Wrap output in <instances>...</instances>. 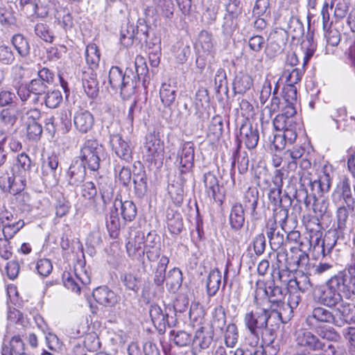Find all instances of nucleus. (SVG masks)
<instances>
[{
  "label": "nucleus",
  "instance_id": "obj_55",
  "mask_svg": "<svg viewBox=\"0 0 355 355\" xmlns=\"http://www.w3.org/2000/svg\"><path fill=\"white\" fill-rule=\"evenodd\" d=\"M328 201L322 198H314L312 204V209L315 216L319 218H322L327 212L328 209Z\"/></svg>",
  "mask_w": 355,
  "mask_h": 355
},
{
  "label": "nucleus",
  "instance_id": "obj_43",
  "mask_svg": "<svg viewBox=\"0 0 355 355\" xmlns=\"http://www.w3.org/2000/svg\"><path fill=\"white\" fill-rule=\"evenodd\" d=\"M24 343L19 336H14L10 342V347L3 346L1 355H15L24 352Z\"/></svg>",
  "mask_w": 355,
  "mask_h": 355
},
{
  "label": "nucleus",
  "instance_id": "obj_29",
  "mask_svg": "<svg viewBox=\"0 0 355 355\" xmlns=\"http://www.w3.org/2000/svg\"><path fill=\"white\" fill-rule=\"evenodd\" d=\"M280 104V98L276 95H272L270 104L266 105L261 111L260 121L262 125L270 121L273 114L279 110Z\"/></svg>",
  "mask_w": 355,
  "mask_h": 355
},
{
  "label": "nucleus",
  "instance_id": "obj_33",
  "mask_svg": "<svg viewBox=\"0 0 355 355\" xmlns=\"http://www.w3.org/2000/svg\"><path fill=\"white\" fill-rule=\"evenodd\" d=\"M203 181L206 192L209 196L216 200L218 193L220 191V186L216 176L212 173L208 172L204 175Z\"/></svg>",
  "mask_w": 355,
  "mask_h": 355
},
{
  "label": "nucleus",
  "instance_id": "obj_30",
  "mask_svg": "<svg viewBox=\"0 0 355 355\" xmlns=\"http://www.w3.org/2000/svg\"><path fill=\"white\" fill-rule=\"evenodd\" d=\"M221 272L218 269L211 270L207 279L206 286L207 294L214 296L216 294L221 284Z\"/></svg>",
  "mask_w": 355,
  "mask_h": 355
},
{
  "label": "nucleus",
  "instance_id": "obj_34",
  "mask_svg": "<svg viewBox=\"0 0 355 355\" xmlns=\"http://www.w3.org/2000/svg\"><path fill=\"white\" fill-rule=\"evenodd\" d=\"M100 57L101 55L98 46L93 43L89 44L85 50V60L92 71L98 67L100 62Z\"/></svg>",
  "mask_w": 355,
  "mask_h": 355
},
{
  "label": "nucleus",
  "instance_id": "obj_53",
  "mask_svg": "<svg viewBox=\"0 0 355 355\" xmlns=\"http://www.w3.org/2000/svg\"><path fill=\"white\" fill-rule=\"evenodd\" d=\"M238 337V329L236 324L233 323L228 324L225 333L226 345L229 347H233L237 342Z\"/></svg>",
  "mask_w": 355,
  "mask_h": 355
},
{
  "label": "nucleus",
  "instance_id": "obj_57",
  "mask_svg": "<svg viewBox=\"0 0 355 355\" xmlns=\"http://www.w3.org/2000/svg\"><path fill=\"white\" fill-rule=\"evenodd\" d=\"M121 281L127 289L137 292L139 290V279L132 273H125L121 276Z\"/></svg>",
  "mask_w": 355,
  "mask_h": 355
},
{
  "label": "nucleus",
  "instance_id": "obj_15",
  "mask_svg": "<svg viewBox=\"0 0 355 355\" xmlns=\"http://www.w3.org/2000/svg\"><path fill=\"white\" fill-rule=\"evenodd\" d=\"M147 258L150 261L157 260L161 254L160 237L155 232H149L144 241Z\"/></svg>",
  "mask_w": 355,
  "mask_h": 355
},
{
  "label": "nucleus",
  "instance_id": "obj_18",
  "mask_svg": "<svg viewBox=\"0 0 355 355\" xmlns=\"http://www.w3.org/2000/svg\"><path fill=\"white\" fill-rule=\"evenodd\" d=\"M94 123V118L90 112L81 110L74 114L73 124L79 132H88L92 129Z\"/></svg>",
  "mask_w": 355,
  "mask_h": 355
},
{
  "label": "nucleus",
  "instance_id": "obj_63",
  "mask_svg": "<svg viewBox=\"0 0 355 355\" xmlns=\"http://www.w3.org/2000/svg\"><path fill=\"white\" fill-rule=\"evenodd\" d=\"M253 250L256 255H261L266 249V243L263 234H257L252 241Z\"/></svg>",
  "mask_w": 355,
  "mask_h": 355
},
{
  "label": "nucleus",
  "instance_id": "obj_12",
  "mask_svg": "<svg viewBox=\"0 0 355 355\" xmlns=\"http://www.w3.org/2000/svg\"><path fill=\"white\" fill-rule=\"evenodd\" d=\"M112 150L122 161L130 163L132 161V150L129 142L125 141L119 134H112L110 137Z\"/></svg>",
  "mask_w": 355,
  "mask_h": 355
},
{
  "label": "nucleus",
  "instance_id": "obj_58",
  "mask_svg": "<svg viewBox=\"0 0 355 355\" xmlns=\"http://www.w3.org/2000/svg\"><path fill=\"white\" fill-rule=\"evenodd\" d=\"M296 125L294 119L286 118L284 115L278 114L273 121V126L276 130H284L288 126Z\"/></svg>",
  "mask_w": 355,
  "mask_h": 355
},
{
  "label": "nucleus",
  "instance_id": "obj_36",
  "mask_svg": "<svg viewBox=\"0 0 355 355\" xmlns=\"http://www.w3.org/2000/svg\"><path fill=\"white\" fill-rule=\"evenodd\" d=\"M288 286L289 289H297L300 292H305L311 287V283L307 275L301 273L294 279H291Z\"/></svg>",
  "mask_w": 355,
  "mask_h": 355
},
{
  "label": "nucleus",
  "instance_id": "obj_24",
  "mask_svg": "<svg viewBox=\"0 0 355 355\" xmlns=\"http://www.w3.org/2000/svg\"><path fill=\"white\" fill-rule=\"evenodd\" d=\"M177 86L174 83L168 80V83H162L159 89V97L165 107H171L176 98Z\"/></svg>",
  "mask_w": 355,
  "mask_h": 355
},
{
  "label": "nucleus",
  "instance_id": "obj_9",
  "mask_svg": "<svg viewBox=\"0 0 355 355\" xmlns=\"http://www.w3.org/2000/svg\"><path fill=\"white\" fill-rule=\"evenodd\" d=\"M335 322L336 316L333 313L320 306L314 307L305 318V324L309 329H317L322 323L335 324Z\"/></svg>",
  "mask_w": 355,
  "mask_h": 355
},
{
  "label": "nucleus",
  "instance_id": "obj_40",
  "mask_svg": "<svg viewBox=\"0 0 355 355\" xmlns=\"http://www.w3.org/2000/svg\"><path fill=\"white\" fill-rule=\"evenodd\" d=\"M133 183L136 195L141 198L144 196L147 191V179L146 172L144 170L133 175Z\"/></svg>",
  "mask_w": 355,
  "mask_h": 355
},
{
  "label": "nucleus",
  "instance_id": "obj_22",
  "mask_svg": "<svg viewBox=\"0 0 355 355\" xmlns=\"http://www.w3.org/2000/svg\"><path fill=\"white\" fill-rule=\"evenodd\" d=\"M241 139L249 149L255 148L259 141V133L256 128L249 123L243 124L240 128Z\"/></svg>",
  "mask_w": 355,
  "mask_h": 355
},
{
  "label": "nucleus",
  "instance_id": "obj_49",
  "mask_svg": "<svg viewBox=\"0 0 355 355\" xmlns=\"http://www.w3.org/2000/svg\"><path fill=\"white\" fill-rule=\"evenodd\" d=\"M226 322L225 309L222 305L217 306L213 312L211 325L216 329L222 330Z\"/></svg>",
  "mask_w": 355,
  "mask_h": 355
},
{
  "label": "nucleus",
  "instance_id": "obj_37",
  "mask_svg": "<svg viewBox=\"0 0 355 355\" xmlns=\"http://www.w3.org/2000/svg\"><path fill=\"white\" fill-rule=\"evenodd\" d=\"M149 314L155 327L159 331H164V315L161 307L157 304H152L150 307Z\"/></svg>",
  "mask_w": 355,
  "mask_h": 355
},
{
  "label": "nucleus",
  "instance_id": "obj_16",
  "mask_svg": "<svg viewBox=\"0 0 355 355\" xmlns=\"http://www.w3.org/2000/svg\"><path fill=\"white\" fill-rule=\"evenodd\" d=\"M336 315L339 317L336 318L335 325L342 327L345 324L355 322V305L345 302L343 301L336 307Z\"/></svg>",
  "mask_w": 355,
  "mask_h": 355
},
{
  "label": "nucleus",
  "instance_id": "obj_8",
  "mask_svg": "<svg viewBox=\"0 0 355 355\" xmlns=\"http://www.w3.org/2000/svg\"><path fill=\"white\" fill-rule=\"evenodd\" d=\"M144 148L148 162L153 163L162 159L164 153V142L155 132L146 135Z\"/></svg>",
  "mask_w": 355,
  "mask_h": 355
},
{
  "label": "nucleus",
  "instance_id": "obj_35",
  "mask_svg": "<svg viewBox=\"0 0 355 355\" xmlns=\"http://www.w3.org/2000/svg\"><path fill=\"white\" fill-rule=\"evenodd\" d=\"M169 263V259L166 256H162L157 263V268L154 271L153 282L157 286H162L166 282V270Z\"/></svg>",
  "mask_w": 355,
  "mask_h": 355
},
{
  "label": "nucleus",
  "instance_id": "obj_56",
  "mask_svg": "<svg viewBox=\"0 0 355 355\" xmlns=\"http://www.w3.org/2000/svg\"><path fill=\"white\" fill-rule=\"evenodd\" d=\"M303 75V71L300 69L295 68L291 71L286 69L284 72V76L286 78V85L295 86V84L301 80Z\"/></svg>",
  "mask_w": 355,
  "mask_h": 355
},
{
  "label": "nucleus",
  "instance_id": "obj_2",
  "mask_svg": "<svg viewBox=\"0 0 355 355\" xmlns=\"http://www.w3.org/2000/svg\"><path fill=\"white\" fill-rule=\"evenodd\" d=\"M271 317H274V314L266 309H257L245 315V325L252 336L251 345H258L259 337L263 336V331L266 330L268 322Z\"/></svg>",
  "mask_w": 355,
  "mask_h": 355
},
{
  "label": "nucleus",
  "instance_id": "obj_19",
  "mask_svg": "<svg viewBox=\"0 0 355 355\" xmlns=\"http://www.w3.org/2000/svg\"><path fill=\"white\" fill-rule=\"evenodd\" d=\"M86 175L85 166L76 160L69 166L67 177L69 184L73 187L79 186L85 180Z\"/></svg>",
  "mask_w": 355,
  "mask_h": 355
},
{
  "label": "nucleus",
  "instance_id": "obj_39",
  "mask_svg": "<svg viewBox=\"0 0 355 355\" xmlns=\"http://www.w3.org/2000/svg\"><path fill=\"white\" fill-rule=\"evenodd\" d=\"M182 282V274L179 268H173L168 271L166 277V284L171 291H177L180 287Z\"/></svg>",
  "mask_w": 355,
  "mask_h": 355
},
{
  "label": "nucleus",
  "instance_id": "obj_44",
  "mask_svg": "<svg viewBox=\"0 0 355 355\" xmlns=\"http://www.w3.org/2000/svg\"><path fill=\"white\" fill-rule=\"evenodd\" d=\"M55 18L65 31L72 28L73 24V18L67 10L64 8L57 10L55 13Z\"/></svg>",
  "mask_w": 355,
  "mask_h": 355
},
{
  "label": "nucleus",
  "instance_id": "obj_26",
  "mask_svg": "<svg viewBox=\"0 0 355 355\" xmlns=\"http://www.w3.org/2000/svg\"><path fill=\"white\" fill-rule=\"evenodd\" d=\"M83 87L88 97L94 98L98 94V84L96 75L91 71H85L82 77Z\"/></svg>",
  "mask_w": 355,
  "mask_h": 355
},
{
  "label": "nucleus",
  "instance_id": "obj_13",
  "mask_svg": "<svg viewBox=\"0 0 355 355\" xmlns=\"http://www.w3.org/2000/svg\"><path fill=\"white\" fill-rule=\"evenodd\" d=\"M195 146L192 142H184L178 155L177 162H179L180 171L186 173L192 168L194 161Z\"/></svg>",
  "mask_w": 355,
  "mask_h": 355
},
{
  "label": "nucleus",
  "instance_id": "obj_54",
  "mask_svg": "<svg viewBox=\"0 0 355 355\" xmlns=\"http://www.w3.org/2000/svg\"><path fill=\"white\" fill-rule=\"evenodd\" d=\"M144 234L141 232H137L135 240L130 239L126 243V250L129 256H134L136 252L141 248V244L144 239Z\"/></svg>",
  "mask_w": 355,
  "mask_h": 355
},
{
  "label": "nucleus",
  "instance_id": "obj_38",
  "mask_svg": "<svg viewBox=\"0 0 355 355\" xmlns=\"http://www.w3.org/2000/svg\"><path fill=\"white\" fill-rule=\"evenodd\" d=\"M12 44L18 54L25 58L30 53V45L26 38L21 34H15L12 36L11 40Z\"/></svg>",
  "mask_w": 355,
  "mask_h": 355
},
{
  "label": "nucleus",
  "instance_id": "obj_3",
  "mask_svg": "<svg viewBox=\"0 0 355 355\" xmlns=\"http://www.w3.org/2000/svg\"><path fill=\"white\" fill-rule=\"evenodd\" d=\"M296 345L307 350L320 352V355H334L336 347L331 343H325L309 329L301 328L295 332Z\"/></svg>",
  "mask_w": 355,
  "mask_h": 355
},
{
  "label": "nucleus",
  "instance_id": "obj_14",
  "mask_svg": "<svg viewBox=\"0 0 355 355\" xmlns=\"http://www.w3.org/2000/svg\"><path fill=\"white\" fill-rule=\"evenodd\" d=\"M322 232L320 230H316L315 232L310 235L309 237V243L311 246H313L314 248L316 247H320L322 248V252L324 255L330 252L331 249L334 248L336 243V238L335 234H329L325 235L324 238L322 241V244L320 245V243L321 241L322 238Z\"/></svg>",
  "mask_w": 355,
  "mask_h": 355
},
{
  "label": "nucleus",
  "instance_id": "obj_25",
  "mask_svg": "<svg viewBox=\"0 0 355 355\" xmlns=\"http://www.w3.org/2000/svg\"><path fill=\"white\" fill-rule=\"evenodd\" d=\"M307 180L312 191L313 198H316V195L322 196L324 193L327 192L330 188L331 180L328 174L323 173L317 180H311L309 178H307Z\"/></svg>",
  "mask_w": 355,
  "mask_h": 355
},
{
  "label": "nucleus",
  "instance_id": "obj_23",
  "mask_svg": "<svg viewBox=\"0 0 355 355\" xmlns=\"http://www.w3.org/2000/svg\"><path fill=\"white\" fill-rule=\"evenodd\" d=\"M340 291L346 299H352L355 296V278L346 277L343 273L334 275Z\"/></svg>",
  "mask_w": 355,
  "mask_h": 355
},
{
  "label": "nucleus",
  "instance_id": "obj_61",
  "mask_svg": "<svg viewBox=\"0 0 355 355\" xmlns=\"http://www.w3.org/2000/svg\"><path fill=\"white\" fill-rule=\"evenodd\" d=\"M114 171L116 173H118V178L124 186H127L130 183L131 171L128 167L121 166L119 164H116L114 166Z\"/></svg>",
  "mask_w": 355,
  "mask_h": 355
},
{
  "label": "nucleus",
  "instance_id": "obj_27",
  "mask_svg": "<svg viewBox=\"0 0 355 355\" xmlns=\"http://www.w3.org/2000/svg\"><path fill=\"white\" fill-rule=\"evenodd\" d=\"M253 85V79L248 73L239 72L233 82V89L236 93L244 94Z\"/></svg>",
  "mask_w": 355,
  "mask_h": 355
},
{
  "label": "nucleus",
  "instance_id": "obj_11",
  "mask_svg": "<svg viewBox=\"0 0 355 355\" xmlns=\"http://www.w3.org/2000/svg\"><path fill=\"white\" fill-rule=\"evenodd\" d=\"M291 252L293 254L290 259L287 257V252L286 250H282L277 252V261L279 264L284 259L286 262V266L293 268L294 269L305 267L309 261V255L302 249L297 248H292Z\"/></svg>",
  "mask_w": 355,
  "mask_h": 355
},
{
  "label": "nucleus",
  "instance_id": "obj_4",
  "mask_svg": "<svg viewBox=\"0 0 355 355\" xmlns=\"http://www.w3.org/2000/svg\"><path fill=\"white\" fill-rule=\"evenodd\" d=\"M343 297L334 276L327 281L324 287L316 288L313 293L315 302L329 308L337 307L343 302Z\"/></svg>",
  "mask_w": 355,
  "mask_h": 355
},
{
  "label": "nucleus",
  "instance_id": "obj_6",
  "mask_svg": "<svg viewBox=\"0 0 355 355\" xmlns=\"http://www.w3.org/2000/svg\"><path fill=\"white\" fill-rule=\"evenodd\" d=\"M332 202L335 205H347L355 214V197H353L350 182L345 178L340 181L331 194Z\"/></svg>",
  "mask_w": 355,
  "mask_h": 355
},
{
  "label": "nucleus",
  "instance_id": "obj_1",
  "mask_svg": "<svg viewBox=\"0 0 355 355\" xmlns=\"http://www.w3.org/2000/svg\"><path fill=\"white\" fill-rule=\"evenodd\" d=\"M109 83L113 89L120 91L123 98H128L135 94L137 80L132 70L123 72L118 67H112L109 72Z\"/></svg>",
  "mask_w": 355,
  "mask_h": 355
},
{
  "label": "nucleus",
  "instance_id": "obj_21",
  "mask_svg": "<svg viewBox=\"0 0 355 355\" xmlns=\"http://www.w3.org/2000/svg\"><path fill=\"white\" fill-rule=\"evenodd\" d=\"M94 300L105 306H112L118 301L116 295L107 286H100L94 290L92 293Z\"/></svg>",
  "mask_w": 355,
  "mask_h": 355
},
{
  "label": "nucleus",
  "instance_id": "obj_10",
  "mask_svg": "<svg viewBox=\"0 0 355 355\" xmlns=\"http://www.w3.org/2000/svg\"><path fill=\"white\" fill-rule=\"evenodd\" d=\"M100 193L101 196L98 197L97 196V189L92 182H85L81 188L82 197L87 200L96 211H103L109 200L105 198L104 193L101 191Z\"/></svg>",
  "mask_w": 355,
  "mask_h": 355
},
{
  "label": "nucleus",
  "instance_id": "obj_62",
  "mask_svg": "<svg viewBox=\"0 0 355 355\" xmlns=\"http://www.w3.org/2000/svg\"><path fill=\"white\" fill-rule=\"evenodd\" d=\"M0 120L3 124L12 126L17 121L14 110L11 108L3 109L0 112Z\"/></svg>",
  "mask_w": 355,
  "mask_h": 355
},
{
  "label": "nucleus",
  "instance_id": "obj_52",
  "mask_svg": "<svg viewBox=\"0 0 355 355\" xmlns=\"http://www.w3.org/2000/svg\"><path fill=\"white\" fill-rule=\"evenodd\" d=\"M35 33L37 36L46 42L51 43L53 41V32L46 24H37L35 26Z\"/></svg>",
  "mask_w": 355,
  "mask_h": 355
},
{
  "label": "nucleus",
  "instance_id": "obj_42",
  "mask_svg": "<svg viewBox=\"0 0 355 355\" xmlns=\"http://www.w3.org/2000/svg\"><path fill=\"white\" fill-rule=\"evenodd\" d=\"M28 85L32 94L35 96L33 100L34 104L37 103L40 96L44 95L49 89V86L46 85L45 83L37 78L31 80Z\"/></svg>",
  "mask_w": 355,
  "mask_h": 355
},
{
  "label": "nucleus",
  "instance_id": "obj_7",
  "mask_svg": "<svg viewBox=\"0 0 355 355\" xmlns=\"http://www.w3.org/2000/svg\"><path fill=\"white\" fill-rule=\"evenodd\" d=\"M263 292L271 303L269 310L272 312V314H274L275 318L281 319V309L284 306V300L286 290L275 285L274 283H270L268 286L265 287Z\"/></svg>",
  "mask_w": 355,
  "mask_h": 355
},
{
  "label": "nucleus",
  "instance_id": "obj_20",
  "mask_svg": "<svg viewBox=\"0 0 355 355\" xmlns=\"http://www.w3.org/2000/svg\"><path fill=\"white\" fill-rule=\"evenodd\" d=\"M58 166V158L52 155L43 161L42 165V173L45 181L49 183L56 184V169Z\"/></svg>",
  "mask_w": 355,
  "mask_h": 355
},
{
  "label": "nucleus",
  "instance_id": "obj_31",
  "mask_svg": "<svg viewBox=\"0 0 355 355\" xmlns=\"http://www.w3.org/2000/svg\"><path fill=\"white\" fill-rule=\"evenodd\" d=\"M215 41L211 33L207 31H202L198 37L196 46L198 49L206 53L214 52L215 47Z\"/></svg>",
  "mask_w": 355,
  "mask_h": 355
},
{
  "label": "nucleus",
  "instance_id": "obj_32",
  "mask_svg": "<svg viewBox=\"0 0 355 355\" xmlns=\"http://www.w3.org/2000/svg\"><path fill=\"white\" fill-rule=\"evenodd\" d=\"M284 35L275 32L270 36V42L266 47V53L268 56L273 57L282 51V46L284 44Z\"/></svg>",
  "mask_w": 355,
  "mask_h": 355
},
{
  "label": "nucleus",
  "instance_id": "obj_50",
  "mask_svg": "<svg viewBox=\"0 0 355 355\" xmlns=\"http://www.w3.org/2000/svg\"><path fill=\"white\" fill-rule=\"evenodd\" d=\"M338 206L336 211L337 227L340 231L346 228L347 221L349 217L350 208L347 205H336Z\"/></svg>",
  "mask_w": 355,
  "mask_h": 355
},
{
  "label": "nucleus",
  "instance_id": "obj_51",
  "mask_svg": "<svg viewBox=\"0 0 355 355\" xmlns=\"http://www.w3.org/2000/svg\"><path fill=\"white\" fill-rule=\"evenodd\" d=\"M204 329L205 328L201 327L196 331L193 338V343L203 349L208 348L212 342L211 336L205 334Z\"/></svg>",
  "mask_w": 355,
  "mask_h": 355
},
{
  "label": "nucleus",
  "instance_id": "obj_64",
  "mask_svg": "<svg viewBox=\"0 0 355 355\" xmlns=\"http://www.w3.org/2000/svg\"><path fill=\"white\" fill-rule=\"evenodd\" d=\"M16 166L19 168L20 173L29 171L31 168V160L30 157L24 153L18 155Z\"/></svg>",
  "mask_w": 355,
  "mask_h": 355
},
{
  "label": "nucleus",
  "instance_id": "obj_17",
  "mask_svg": "<svg viewBox=\"0 0 355 355\" xmlns=\"http://www.w3.org/2000/svg\"><path fill=\"white\" fill-rule=\"evenodd\" d=\"M25 185L23 180H20L19 183L15 180L14 173L4 171L0 174V187L4 192L10 194L17 193L24 189Z\"/></svg>",
  "mask_w": 355,
  "mask_h": 355
},
{
  "label": "nucleus",
  "instance_id": "obj_5",
  "mask_svg": "<svg viewBox=\"0 0 355 355\" xmlns=\"http://www.w3.org/2000/svg\"><path fill=\"white\" fill-rule=\"evenodd\" d=\"M103 147L96 140L88 139L80 148L79 157L81 163L87 165L91 171H97L100 167Z\"/></svg>",
  "mask_w": 355,
  "mask_h": 355
},
{
  "label": "nucleus",
  "instance_id": "obj_46",
  "mask_svg": "<svg viewBox=\"0 0 355 355\" xmlns=\"http://www.w3.org/2000/svg\"><path fill=\"white\" fill-rule=\"evenodd\" d=\"M24 225V222L21 220L18 221H6L1 227L2 232L5 239H12L14 235L19 231Z\"/></svg>",
  "mask_w": 355,
  "mask_h": 355
},
{
  "label": "nucleus",
  "instance_id": "obj_47",
  "mask_svg": "<svg viewBox=\"0 0 355 355\" xmlns=\"http://www.w3.org/2000/svg\"><path fill=\"white\" fill-rule=\"evenodd\" d=\"M121 203V214L123 218L126 221H132L135 219L137 209L135 203L131 200H125L120 202Z\"/></svg>",
  "mask_w": 355,
  "mask_h": 355
},
{
  "label": "nucleus",
  "instance_id": "obj_41",
  "mask_svg": "<svg viewBox=\"0 0 355 355\" xmlns=\"http://www.w3.org/2000/svg\"><path fill=\"white\" fill-rule=\"evenodd\" d=\"M288 34L293 39L299 38L304 34V26L299 18L291 17L288 21L287 31L284 34Z\"/></svg>",
  "mask_w": 355,
  "mask_h": 355
},
{
  "label": "nucleus",
  "instance_id": "obj_45",
  "mask_svg": "<svg viewBox=\"0 0 355 355\" xmlns=\"http://www.w3.org/2000/svg\"><path fill=\"white\" fill-rule=\"evenodd\" d=\"M21 114V121L25 123H38L37 121L41 116V112L40 110L37 108L28 109L25 106H23L19 110Z\"/></svg>",
  "mask_w": 355,
  "mask_h": 355
},
{
  "label": "nucleus",
  "instance_id": "obj_60",
  "mask_svg": "<svg viewBox=\"0 0 355 355\" xmlns=\"http://www.w3.org/2000/svg\"><path fill=\"white\" fill-rule=\"evenodd\" d=\"M237 162V168L240 173H244L248 171L249 159L248 156L245 154L241 155L239 153V150L234 153V161L232 162V166H234Z\"/></svg>",
  "mask_w": 355,
  "mask_h": 355
},
{
  "label": "nucleus",
  "instance_id": "obj_28",
  "mask_svg": "<svg viewBox=\"0 0 355 355\" xmlns=\"http://www.w3.org/2000/svg\"><path fill=\"white\" fill-rule=\"evenodd\" d=\"M230 224L232 228L239 230L244 224V209L241 204L236 203L232 205L230 214Z\"/></svg>",
  "mask_w": 355,
  "mask_h": 355
},
{
  "label": "nucleus",
  "instance_id": "obj_59",
  "mask_svg": "<svg viewBox=\"0 0 355 355\" xmlns=\"http://www.w3.org/2000/svg\"><path fill=\"white\" fill-rule=\"evenodd\" d=\"M315 330L320 338L328 341H336L340 338V335L332 327L317 328Z\"/></svg>",
  "mask_w": 355,
  "mask_h": 355
},
{
  "label": "nucleus",
  "instance_id": "obj_48",
  "mask_svg": "<svg viewBox=\"0 0 355 355\" xmlns=\"http://www.w3.org/2000/svg\"><path fill=\"white\" fill-rule=\"evenodd\" d=\"M44 103L46 107L54 109L59 106L62 101V96L59 90L48 91L44 94Z\"/></svg>",
  "mask_w": 355,
  "mask_h": 355
}]
</instances>
